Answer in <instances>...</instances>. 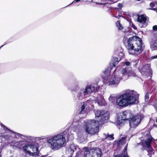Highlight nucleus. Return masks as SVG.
<instances>
[{
    "label": "nucleus",
    "instance_id": "obj_8",
    "mask_svg": "<svg viewBox=\"0 0 157 157\" xmlns=\"http://www.w3.org/2000/svg\"><path fill=\"white\" fill-rule=\"evenodd\" d=\"M82 119H79L78 117H77L74 119L72 123L73 130L74 132H76L77 133L80 132L82 130L81 125L83 122Z\"/></svg>",
    "mask_w": 157,
    "mask_h": 157
},
{
    "label": "nucleus",
    "instance_id": "obj_7",
    "mask_svg": "<svg viewBox=\"0 0 157 157\" xmlns=\"http://www.w3.org/2000/svg\"><path fill=\"white\" fill-rule=\"evenodd\" d=\"M23 150L26 153H28L33 156H37L38 154L37 147L35 145L28 144L23 146Z\"/></svg>",
    "mask_w": 157,
    "mask_h": 157
},
{
    "label": "nucleus",
    "instance_id": "obj_36",
    "mask_svg": "<svg viewBox=\"0 0 157 157\" xmlns=\"http://www.w3.org/2000/svg\"><path fill=\"white\" fill-rule=\"evenodd\" d=\"M113 59H114V61H113L114 62L113 63V65L114 67H115L116 64H117L119 62L118 59L117 58H114Z\"/></svg>",
    "mask_w": 157,
    "mask_h": 157
},
{
    "label": "nucleus",
    "instance_id": "obj_10",
    "mask_svg": "<svg viewBox=\"0 0 157 157\" xmlns=\"http://www.w3.org/2000/svg\"><path fill=\"white\" fill-rule=\"evenodd\" d=\"M142 118V116L140 115H137L130 118L128 121L130 128H135L137 127L140 124Z\"/></svg>",
    "mask_w": 157,
    "mask_h": 157
},
{
    "label": "nucleus",
    "instance_id": "obj_21",
    "mask_svg": "<svg viewBox=\"0 0 157 157\" xmlns=\"http://www.w3.org/2000/svg\"><path fill=\"white\" fill-rule=\"evenodd\" d=\"M95 101L99 105L101 106H105L106 104L103 97L100 95L98 96Z\"/></svg>",
    "mask_w": 157,
    "mask_h": 157
},
{
    "label": "nucleus",
    "instance_id": "obj_2",
    "mask_svg": "<svg viewBox=\"0 0 157 157\" xmlns=\"http://www.w3.org/2000/svg\"><path fill=\"white\" fill-rule=\"evenodd\" d=\"M95 118L97 121L90 120L86 121L84 125V130L88 134L94 135L98 132L99 122H103L108 119L109 113L104 110H95Z\"/></svg>",
    "mask_w": 157,
    "mask_h": 157
},
{
    "label": "nucleus",
    "instance_id": "obj_25",
    "mask_svg": "<svg viewBox=\"0 0 157 157\" xmlns=\"http://www.w3.org/2000/svg\"><path fill=\"white\" fill-rule=\"evenodd\" d=\"M125 120H124L121 116L118 117L117 120V124L121 126L124 124Z\"/></svg>",
    "mask_w": 157,
    "mask_h": 157
},
{
    "label": "nucleus",
    "instance_id": "obj_20",
    "mask_svg": "<svg viewBox=\"0 0 157 157\" xmlns=\"http://www.w3.org/2000/svg\"><path fill=\"white\" fill-rule=\"evenodd\" d=\"M13 143L12 142L11 144L10 145L13 147V148L14 149H15L16 148H21V147L24 146L25 144V142L24 141H20L18 142H16L13 144Z\"/></svg>",
    "mask_w": 157,
    "mask_h": 157
},
{
    "label": "nucleus",
    "instance_id": "obj_50",
    "mask_svg": "<svg viewBox=\"0 0 157 157\" xmlns=\"http://www.w3.org/2000/svg\"><path fill=\"white\" fill-rule=\"evenodd\" d=\"M70 157H71V156Z\"/></svg>",
    "mask_w": 157,
    "mask_h": 157
},
{
    "label": "nucleus",
    "instance_id": "obj_18",
    "mask_svg": "<svg viewBox=\"0 0 157 157\" xmlns=\"http://www.w3.org/2000/svg\"><path fill=\"white\" fill-rule=\"evenodd\" d=\"M91 153H92L93 157H101L102 152L100 149L95 148L91 149Z\"/></svg>",
    "mask_w": 157,
    "mask_h": 157
},
{
    "label": "nucleus",
    "instance_id": "obj_29",
    "mask_svg": "<svg viewBox=\"0 0 157 157\" xmlns=\"http://www.w3.org/2000/svg\"><path fill=\"white\" fill-rule=\"evenodd\" d=\"M76 149V147L74 144H71L69 151H70L71 154H72L74 151V150Z\"/></svg>",
    "mask_w": 157,
    "mask_h": 157
},
{
    "label": "nucleus",
    "instance_id": "obj_39",
    "mask_svg": "<svg viewBox=\"0 0 157 157\" xmlns=\"http://www.w3.org/2000/svg\"><path fill=\"white\" fill-rule=\"evenodd\" d=\"M80 0H75L74 1H73L70 4V5L71 4H72L75 1L76 2H79Z\"/></svg>",
    "mask_w": 157,
    "mask_h": 157
},
{
    "label": "nucleus",
    "instance_id": "obj_1",
    "mask_svg": "<svg viewBox=\"0 0 157 157\" xmlns=\"http://www.w3.org/2000/svg\"><path fill=\"white\" fill-rule=\"evenodd\" d=\"M66 137L72 139L73 137L70 128L67 129L62 133L50 136H43L38 138L40 140H46V142L53 150H59L64 147L66 144Z\"/></svg>",
    "mask_w": 157,
    "mask_h": 157
},
{
    "label": "nucleus",
    "instance_id": "obj_43",
    "mask_svg": "<svg viewBox=\"0 0 157 157\" xmlns=\"http://www.w3.org/2000/svg\"><path fill=\"white\" fill-rule=\"evenodd\" d=\"M132 28L135 29H136V26L134 25H132Z\"/></svg>",
    "mask_w": 157,
    "mask_h": 157
},
{
    "label": "nucleus",
    "instance_id": "obj_14",
    "mask_svg": "<svg viewBox=\"0 0 157 157\" xmlns=\"http://www.w3.org/2000/svg\"><path fill=\"white\" fill-rule=\"evenodd\" d=\"M147 20L146 16L144 15H139L137 19V21L139 22L141 27H145L147 26Z\"/></svg>",
    "mask_w": 157,
    "mask_h": 157
},
{
    "label": "nucleus",
    "instance_id": "obj_34",
    "mask_svg": "<svg viewBox=\"0 0 157 157\" xmlns=\"http://www.w3.org/2000/svg\"><path fill=\"white\" fill-rule=\"evenodd\" d=\"M150 7L152 8H153L154 7H157V3L156 2H151L150 4Z\"/></svg>",
    "mask_w": 157,
    "mask_h": 157
},
{
    "label": "nucleus",
    "instance_id": "obj_5",
    "mask_svg": "<svg viewBox=\"0 0 157 157\" xmlns=\"http://www.w3.org/2000/svg\"><path fill=\"white\" fill-rule=\"evenodd\" d=\"M100 88L97 84L87 85L85 88L82 87L77 91L74 96V100L76 102L80 101L83 98L96 91Z\"/></svg>",
    "mask_w": 157,
    "mask_h": 157
},
{
    "label": "nucleus",
    "instance_id": "obj_44",
    "mask_svg": "<svg viewBox=\"0 0 157 157\" xmlns=\"http://www.w3.org/2000/svg\"><path fill=\"white\" fill-rule=\"evenodd\" d=\"M120 54H121V56H123V55H124V54L123 53L121 52H120Z\"/></svg>",
    "mask_w": 157,
    "mask_h": 157
},
{
    "label": "nucleus",
    "instance_id": "obj_12",
    "mask_svg": "<svg viewBox=\"0 0 157 157\" xmlns=\"http://www.w3.org/2000/svg\"><path fill=\"white\" fill-rule=\"evenodd\" d=\"M151 71V65L150 64H147L143 66L141 71V74L143 76H149L151 77V75L152 74Z\"/></svg>",
    "mask_w": 157,
    "mask_h": 157
},
{
    "label": "nucleus",
    "instance_id": "obj_27",
    "mask_svg": "<svg viewBox=\"0 0 157 157\" xmlns=\"http://www.w3.org/2000/svg\"><path fill=\"white\" fill-rule=\"evenodd\" d=\"M103 73L105 75V78H106L110 75V70L109 68H107L104 71Z\"/></svg>",
    "mask_w": 157,
    "mask_h": 157
},
{
    "label": "nucleus",
    "instance_id": "obj_35",
    "mask_svg": "<svg viewBox=\"0 0 157 157\" xmlns=\"http://www.w3.org/2000/svg\"><path fill=\"white\" fill-rule=\"evenodd\" d=\"M150 93H147L145 96V100L146 101H148L149 100V96H150Z\"/></svg>",
    "mask_w": 157,
    "mask_h": 157
},
{
    "label": "nucleus",
    "instance_id": "obj_24",
    "mask_svg": "<svg viewBox=\"0 0 157 157\" xmlns=\"http://www.w3.org/2000/svg\"><path fill=\"white\" fill-rule=\"evenodd\" d=\"M127 145L128 144L124 147L122 152L120 154L121 157H129L127 153Z\"/></svg>",
    "mask_w": 157,
    "mask_h": 157
},
{
    "label": "nucleus",
    "instance_id": "obj_31",
    "mask_svg": "<svg viewBox=\"0 0 157 157\" xmlns=\"http://www.w3.org/2000/svg\"><path fill=\"white\" fill-rule=\"evenodd\" d=\"M116 25L119 30H121L123 29V27L121 24L120 21H118L116 23Z\"/></svg>",
    "mask_w": 157,
    "mask_h": 157
},
{
    "label": "nucleus",
    "instance_id": "obj_42",
    "mask_svg": "<svg viewBox=\"0 0 157 157\" xmlns=\"http://www.w3.org/2000/svg\"><path fill=\"white\" fill-rule=\"evenodd\" d=\"M114 157H121V155L119 154L118 155H115L114 156Z\"/></svg>",
    "mask_w": 157,
    "mask_h": 157
},
{
    "label": "nucleus",
    "instance_id": "obj_49",
    "mask_svg": "<svg viewBox=\"0 0 157 157\" xmlns=\"http://www.w3.org/2000/svg\"><path fill=\"white\" fill-rule=\"evenodd\" d=\"M116 17H117V18H118V17H117V16H116Z\"/></svg>",
    "mask_w": 157,
    "mask_h": 157
},
{
    "label": "nucleus",
    "instance_id": "obj_3",
    "mask_svg": "<svg viewBox=\"0 0 157 157\" xmlns=\"http://www.w3.org/2000/svg\"><path fill=\"white\" fill-rule=\"evenodd\" d=\"M138 97L139 95L136 92L133 90H127L117 99V104L119 106L124 107L137 103Z\"/></svg>",
    "mask_w": 157,
    "mask_h": 157
},
{
    "label": "nucleus",
    "instance_id": "obj_45",
    "mask_svg": "<svg viewBox=\"0 0 157 157\" xmlns=\"http://www.w3.org/2000/svg\"><path fill=\"white\" fill-rule=\"evenodd\" d=\"M5 44H4V45H2L1 47H0V48H2V47H3V46L5 45Z\"/></svg>",
    "mask_w": 157,
    "mask_h": 157
},
{
    "label": "nucleus",
    "instance_id": "obj_9",
    "mask_svg": "<svg viewBox=\"0 0 157 157\" xmlns=\"http://www.w3.org/2000/svg\"><path fill=\"white\" fill-rule=\"evenodd\" d=\"M121 79L120 77L113 75L109 78L106 84L113 87H116L119 85Z\"/></svg>",
    "mask_w": 157,
    "mask_h": 157
},
{
    "label": "nucleus",
    "instance_id": "obj_4",
    "mask_svg": "<svg viewBox=\"0 0 157 157\" xmlns=\"http://www.w3.org/2000/svg\"><path fill=\"white\" fill-rule=\"evenodd\" d=\"M141 39L137 36H133L127 40L126 47L128 51L129 54L137 55L140 54L143 49Z\"/></svg>",
    "mask_w": 157,
    "mask_h": 157
},
{
    "label": "nucleus",
    "instance_id": "obj_23",
    "mask_svg": "<svg viewBox=\"0 0 157 157\" xmlns=\"http://www.w3.org/2000/svg\"><path fill=\"white\" fill-rule=\"evenodd\" d=\"M151 48L152 50L157 49V39L153 40L151 43Z\"/></svg>",
    "mask_w": 157,
    "mask_h": 157
},
{
    "label": "nucleus",
    "instance_id": "obj_19",
    "mask_svg": "<svg viewBox=\"0 0 157 157\" xmlns=\"http://www.w3.org/2000/svg\"><path fill=\"white\" fill-rule=\"evenodd\" d=\"M120 116L125 121H129L130 118H131L132 115L129 111H126L123 112Z\"/></svg>",
    "mask_w": 157,
    "mask_h": 157
},
{
    "label": "nucleus",
    "instance_id": "obj_22",
    "mask_svg": "<svg viewBox=\"0 0 157 157\" xmlns=\"http://www.w3.org/2000/svg\"><path fill=\"white\" fill-rule=\"evenodd\" d=\"M113 136V135H109L108 133H103L102 135V139L103 140L107 139L109 140H113L114 139Z\"/></svg>",
    "mask_w": 157,
    "mask_h": 157
},
{
    "label": "nucleus",
    "instance_id": "obj_38",
    "mask_svg": "<svg viewBox=\"0 0 157 157\" xmlns=\"http://www.w3.org/2000/svg\"><path fill=\"white\" fill-rule=\"evenodd\" d=\"M153 29L154 30H157V25H155L153 27Z\"/></svg>",
    "mask_w": 157,
    "mask_h": 157
},
{
    "label": "nucleus",
    "instance_id": "obj_40",
    "mask_svg": "<svg viewBox=\"0 0 157 157\" xmlns=\"http://www.w3.org/2000/svg\"><path fill=\"white\" fill-rule=\"evenodd\" d=\"M118 6L119 8H121L122 7V6L121 4L120 3H119L118 5Z\"/></svg>",
    "mask_w": 157,
    "mask_h": 157
},
{
    "label": "nucleus",
    "instance_id": "obj_32",
    "mask_svg": "<svg viewBox=\"0 0 157 157\" xmlns=\"http://www.w3.org/2000/svg\"><path fill=\"white\" fill-rule=\"evenodd\" d=\"M116 99V98L114 95H111L109 98V100L112 102L114 101Z\"/></svg>",
    "mask_w": 157,
    "mask_h": 157
},
{
    "label": "nucleus",
    "instance_id": "obj_30",
    "mask_svg": "<svg viewBox=\"0 0 157 157\" xmlns=\"http://www.w3.org/2000/svg\"><path fill=\"white\" fill-rule=\"evenodd\" d=\"M139 60H136L135 61H132L130 63V66L132 65L134 67H136L139 62Z\"/></svg>",
    "mask_w": 157,
    "mask_h": 157
},
{
    "label": "nucleus",
    "instance_id": "obj_33",
    "mask_svg": "<svg viewBox=\"0 0 157 157\" xmlns=\"http://www.w3.org/2000/svg\"><path fill=\"white\" fill-rule=\"evenodd\" d=\"M126 137L125 136L122 137L121 139H120L118 141V144L119 145L122 144L124 142V140H125Z\"/></svg>",
    "mask_w": 157,
    "mask_h": 157
},
{
    "label": "nucleus",
    "instance_id": "obj_6",
    "mask_svg": "<svg viewBox=\"0 0 157 157\" xmlns=\"http://www.w3.org/2000/svg\"><path fill=\"white\" fill-rule=\"evenodd\" d=\"M121 71L123 75L126 76L127 77H135L136 76L135 73L132 70L130 67V63L128 61L124 63Z\"/></svg>",
    "mask_w": 157,
    "mask_h": 157
},
{
    "label": "nucleus",
    "instance_id": "obj_48",
    "mask_svg": "<svg viewBox=\"0 0 157 157\" xmlns=\"http://www.w3.org/2000/svg\"><path fill=\"white\" fill-rule=\"evenodd\" d=\"M72 90V91H75V90Z\"/></svg>",
    "mask_w": 157,
    "mask_h": 157
},
{
    "label": "nucleus",
    "instance_id": "obj_11",
    "mask_svg": "<svg viewBox=\"0 0 157 157\" xmlns=\"http://www.w3.org/2000/svg\"><path fill=\"white\" fill-rule=\"evenodd\" d=\"M42 137V136L40 137H35L29 136H25L23 135L22 137V139L24 140V141L25 142H31L33 141L35 139L36 140H39L41 144L46 143V140H40V138H38L41 137Z\"/></svg>",
    "mask_w": 157,
    "mask_h": 157
},
{
    "label": "nucleus",
    "instance_id": "obj_13",
    "mask_svg": "<svg viewBox=\"0 0 157 157\" xmlns=\"http://www.w3.org/2000/svg\"><path fill=\"white\" fill-rule=\"evenodd\" d=\"M90 101L89 100H87L86 101L81 102V109H80V110L78 113L79 114H85L86 113L87 110L89 109Z\"/></svg>",
    "mask_w": 157,
    "mask_h": 157
},
{
    "label": "nucleus",
    "instance_id": "obj_16",
    "mask_svg": "<svg viewBox=\"0 0 157 157\" xmlns=\"http://www.w3.org/2000/svg\"><path fill=\"white\" fill-rule=\"evenodd\" d=\"M0 139L1 140V142L7 145L12 143V140H11L10 136L8 135L0 136Z\"/></svg>",
    "mask_w": 157,
    "mask_h": 157
},
{
    "label": "nucleus",
    "instance_id": "obj_15",
    "mask_svg": "<svg viewBox=\"0 0 157 157\" xmlns=\"http://www.w3.org/2000/svg\"><path fill=\"white\" fill-rule=\"evenodd\" d=\"M148 137L144 141L145 145H143V148H151V144L152 142L154 140V139L151 137L150 133L147 134Z\"/></svg>",
    "mask_w": 157,
    "mask_h": 157
},
{
    "label": "nucleus",
    "instance_id": "obj_26",
    "mask_svg": "<svg viewBox=\"0 0 157 157\" xmlns=\"http://www.w3.org/2000/svg\"><path fill=\"white\" fill-rule=\"evenodd\" d=\"M84 155L85 157H93L92 153H91V149L89 150L86 149L85 151Z\"/></svg>",
    "mask_w": 157,
    "mask_h": 157
},
{
    "label": "nucleus",
    "instance_id": "obj_41",
    "mask_svg": "<svg viewBox=\"0 0 157 157\" xmlns=\"http://www.w3.org/2000/svg\"><path fill=\"white\" fill-rule=\"evenodd\" d=\"M152 10L156 11L157 12V8H153L151 9Z\"/></svg>",
    "mask_w": 157,
    "mask_h": 157
},
{
    "label": "nucleus",
    "instance_id": "obj_17",
    "mask_svg": "<svg viewBox=\"0 0 157 157\" xmlns=\"http://www.w3.org/2000/svg\"><path fill=\"white\" fill-rule=\"evenodd\" d=\"M1 126L5 130V131L6 132H9L12 135H14V138H17L19 137H21V138L22 139V136H23L22 135H21L18 133H16L14 132L13 131H11V130L8 128L7 127L5 126L2 124H1Z\"/></svg>",
    "mask_w": 157,
    "mask_h": 157
},
{
    "label": "nucleus",
    "instance_id": "obj_37",
    "mask_svg": "<svg viewBox=\"0 0 157 157\" xmlns=\"http://www.w3.org/2000/svg\"><path fill=\"white\" fill-rule=\"evenodd\" d=\"M157 58V55L151 56L150 59H149L151 60L153 59Z\"/></svg>",
    "mask_w": 157,
    "mask_h": 157
},
{
    "label": "nucleus",
    "instance_id": "obj_46",
    "mask_svg": "<svg viewBox=\"0 0 157 157\" xmlns=\"http://www.w3.org/2000/svg\"><path fill=\"white\" fill-rule=\"evenodd\" d=\"M0 157H2V155H0Z\"/></svg>",
    "mask_w": 157,
    "mask_h": 157
},
{
    "label": "nucleus",
    "instance_id": "obj_28",
    "mask_svg": "<svg viewBox=\"0 0 157 157\" xmlns=\"http://www.w3.org/2000/svg\"><path fill=\"white\" fill-rule=\"evenodd\" d=\"M144 149L146 150L148 152L147 155L149 157H151L152 154L154 153L152 148H144Z\"/></svg>",
    "mask_w": 157,
    "mask_h": 157
},
{
    "label": "nucleus",
    "instance_id": "obj_47",
    "mask_svg": "<svg viewBox=\"0 0 157 157\" xmlns=\"http://www.w3.org/2000/svg\"><path fill=\"white\" fill-rule=\"evenodd\" d=\"M156 122L157 123V119H156Z\"/></svg>",
    "mask_w": 157,
    "mask_h": 157
}]
</instances>
